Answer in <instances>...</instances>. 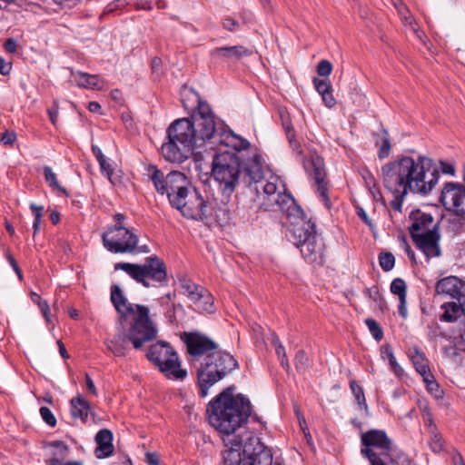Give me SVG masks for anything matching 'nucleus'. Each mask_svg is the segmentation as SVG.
Here are the masks:
<instances>
[{"label":"nucleus","instance_id":"57","mask_svg":"<svg viewBox=\"0 0 465 465\" xmlns=\"http://www.w3.org/2000/svg\"><path fill=\"white\" fill-rule=\"evenodd\" d=\"M440 170L443 173L454 175L455 167L452 163L440 161Z\"/></svg>","mask_w":465,"mask_h":465},{"label":"nucleus","instance_id":"22","mask_svg":"<svg viewBox=\"0 0 465 465\" xmlns=\"http://www.w3.org/2000/svg\"><path fill=\"white\" fill-rule=\"evenodd\" d=\"M279 116L290 147L297 154V156L302 157L303 154V151L302 149L301 143L296 139V133L292 125L290 114L286 109L280 108Z\"/></svg>","mask_w":465,"mask_h":465},{"label":"nucleus","instance_id":"62","mask_svg":"<svg viewBox=\"0 0 465 465\" xmlns=\"http://www.w3.org/2000/svg\"><path fill=\"white\" fill-rule=\"evenodd\" d=\"M85 383H86V388H87L88 391L91 394H93L94 396H97V391H96L95 385H94L92 378L89 376V374H85Z\"/></svg>","mask_w":465,"mask_h":465},{"label":"nucleus","instance_id":"10","mask_svg":"<svg viewBox=\"0 0 465 465\" xmlns=\"http://www.w3.org/2000/svg\"><path fill=\"white\" fill-rule=\"evenodd\" d=\"M134 321L127 331V337L134 348L141 349L145 342L154 340L157 328L149 315V309L144 305H135Z\"/></svg>","mask_w":465,"mask_h":465},{"label":"nucleus","instance_id":"5","mask_svg":"<svg viewBox=\"0 0 465 465\" xmlns=\"http://www.w3.org/2000/svg\"><path fill=\"white\" fill-rule=\"evenodd\" d=\"M239 367L236 359L225 351H219L203 358L197 369L199 396L204 398L209 389Z\"/></svg>","mask_w":465,"mask_h":465},{"label":"nucleus","instance_id":"52","mask_svg":"<svg viewBox=\"0 0 465 465\" xmlns=\"http://www.w3.org/2000/svg\"><path fill=\"white\" fill-rule=\"evenodd\" d=\"M100 165L101 172L104 173L109 179L114 173V169L111 164L108 163L107 159L104 158L98 162Z\"/></svg>","mask_w":465,"mask_h":465},{"label":"nucleus","instance_id":"41","mask_svg":"<svg viewBox=\"0 0 465 465\" xmlns=\"http://www.w3.org/2000/svg\"><path fill=\"white\" fill-rule=\"evenodd\" d=\"M364 294L371 299L374 302H376L380 307L382 306L384 302V299L381 294L377 286H372L371 288H366L364 290Z\"/></svg>","mask_w":465,"mask_h":465},{"label":"nucleus","instance_id":"45","mask_svg":"<svg viewBox=\"0 0 465 465\" xmlns=\"http://www.w3.org/2000/svg\"><path fill=\"white\" fill-rule=\"evenodd\" d=\"M422 419H423L424 425L426 426L428 431L438 428L434 422L433 415H432L430 408L426 407L423 409Z\"/></svg>","mask_w":465,"mask_h":465},{"label":"nucleus","instance_id":"15","mask_svg":"<svg viewBox=\"0 0 465 465\" xmlns=\"http://www.w3.org/2000/svg\"><path fill=\"white\" fill-rule=\"evenodd\" d=\"M439 227V223H436L431 230L423 232L422 234H414L411 237L415 246L420 250L428 259L440 257L441 255Z\"/></svg>","mask_w":465,"mask_h":465},{"label":"nucleus","instance_id":"33","mask_svg":"<svg viewBox=\"0 0 465 465\" xmlns=\"http://www.w3.org/2000/svg\"><path fill=\"white\" fill-rule=\"evenodd\" d=\"M350 388L358 405L367 411L368 405L366 403L363 388L354 380L350 381Z\"/></svg>","mask_w":465,"mask_h":465},{"label":"nucleus","instance_id":"2","mask_svg":"<svg viewBox=\"0 0 465 465\" xmlns=\"http://www.w3.org/2000/svg\"><path fill=\"white\" fill-rule=\"evenodd\" d=\"M148 171L156 192L166 194L170 205L184 218L203 221L212 216L213 207L208 196L193 186L184 173L173 171L164 175L154 165H151Z\"/></svg>","mask_w":465,"mask_h":465},{"label":"nucleus","instance_id":"51","mask_svg":"<svg viewBox=\"0 0 465 465\" xmlns=\"http://www.w3.org/2000/svg\"><path fill=\"white\" fill-rule=\"evenodd\" d=\"M400 242L401 243V246L402 248L404 249V251L406 252L408 257L410 258V260L416 263V259H415V253L414 252L411 250L407 239L404 237V236H401L400 237Z\"/></svg>","mask_w":465,"mask_h":465},{"label":"nucleus","instance_id":"27","mask_svg":"<svg viewBox=\"0 0 465 465\" xmlns=\"http://www.w3.org/2000/svg\"><path fill=\"white\" fill-rule=\"evenodd\" d=\"M127 333H120L113 339L106 341L109 351H111L116 357H124L129 351Z\"/></svg>","mask_w":465,"mask_h":465},{"label":"nucleus","instance_id":"34","mask_svg":"<svg viewBox=\"0 0 465 465\" xmlns=\"http://www.w3.org/2000/svg\"><path fill=\"white\" fill-rule=\"evenodd\" d=\"M423 381L426 384L427 391L437 400L442 399L444 392L440 389L439 383L436 381L434 376L432 378L425 377Z\"/></svg>","mask_w":465,"mask_h":465},{"label":"nucleus","instance_id":"55","mask_svg":"<svg viewBox=\"0 0 465 465\" xmlns=\"http://www.w3.org/2000/svg\"><path fill=\"white\" fill-rule=\"evenodd\" d=\"M361 175L364 181L365 186H373L376 183V180L372 173L369 170H362Z\"/></svg>","mask_w":465,"mask_h":465},{"label":"nucleus","instance_id":"25","mask_svg":"<svg viewBox=\"0 0 465 465\" xmlns=\"http://www.w3.org/2000/svg\"><path fill=\"white\" fill-rule=\"evenodd\" d=\"M310 163L313 167L311 176L314 180V183L317 186L316 193L321 201L324 203L325 207L330 209L331 204L328 195V187L325 181V172L321 167L316 166L313 162H311Z\"/></svg>","mask_w":465,"mask_h":465},{"label":"nucleus","instance_id":"26","mask_svg":"<svg viewBox=\"0 0 465 465\" xmlns=\"http://www.w3.org/2000/svg\"><path fill=\"white\" fill-rule=\"evenodd\" d=\"M409 357L414 365L417 372L424 379L425 377L432 378V372L428 364V359L420 348L412 347L409 350Z\"/></svg>","mask_w":465,"mask_h":465},{"label":"nucleus","instance_id":"39","mask_svg":"<svg viewBox=\"0 0 465 465\" xmlns=\"http://www.w3.org/2000/svg\"><path fill=\"white\" fill-rule=\"evenodd\" d=\"M365 324L367 325L371 334L376 341H380L383 338V331L380 324L374 319H366Z\"/></svg>","mask_w":465,"mask_h":465},{"label":"nucleus","instance_id":"48","mask_svg":"<svg viewBox=\"0 0 465 465\" xmlns=\"http://www.w3.org/2000/svg\"><path fill=\"white\" fill-rule=\"evenodd\" d=\"M222 25L225 30L230 32H235L240 28V23L231 16L224 17Z\"/></svg>","mask_w":465,"mask_h":465},{"label":"nucleus","instance_id":"8","mask_svg":"<svg viewBox=\"0 0 465 465\" xmlns=\"http://www.w3.org/2000/svg\"><path fill=\"white\" fill-rule=\"evenodd\" d=\"M392 450L393 441L383 430L371 429L361 434V455L370 465H400Z\"/></svg>","mask_w":465,"mask_h":465},{"label":"nucleus","instance_id":"50","mask_svg":"<svg viewBox=\"0 0 465 465\" xmlns=\"http://www.w3.org/2000/svg\"><path fill=\"white\" fill-rule=\"evenodd\" d=\"M309 359L304 351L300 350L295 355L296 368H305L308 364Z\"/></svg>","mask_w":465,"mask_h":465},{"label":"nucleus","instance_id":"9","mask_svg":"<svg viewBox=\"0 0 465 465\" xmlns=\"http://www.w3.org/2000/svg\"><path fill=\"white\" fill-rule=\"evenodd\" d=\"M146 358L169 380L183 381L187 377V371L181 367V361L173 346L163 341L152 344Z\"/></svg>","mask_w":465,"mask_h":465},{"label":"nucleus","instance_id":"63","mask_svg":"<svg viewBox=\"0 0 465 465\" xmlns=\"http://www.w3.org/2000/svg\"><path fill=\"white\" fill-rule=\"evenodd\" d=\"M395 194H396L395 199L393 201H391V205L394 211L400 212L401 210L402 200H403L404 196L401 197L399 193H395Z\"/></svg>","mask_w":465,"mask_h":465},{"label":"nucleus","instance_id":"64","mask_svg":"<svg viewBox=\"0 0 465 465\" xmlns=\"http://www.w3.org/2000/svg\"><path fill=\"white\" fill-rule=\"evenodd\" d=\"M129 4V0H114L110 5V10L113 11L114 9H120L124 7Z\"/></svg>","mask_w":465,"mask_h":465},{"label":"nucleus","instance_id":"17","mask_svg":"<svg viewBox=\"0 0 465 465\" xmlns=\"http://www.w3.org/2000/svg\"><path fill=\"white\" fill-rule=\"evenodd\" d=\"M464 283L456 276L445 277L437 282L435 291L438 294H446L453 299L461 301L465 297L463 293Z\"/></svg>","mask_w":465,"mask_h":465},{"label":"nucleus","instance_id":"28","mask_svg":"<svg viewBox=\"0 0 465 465\" xmlns=\"http://www.w3.org/2000/svg\"><path fill=\"white\" fill-rule=\"evenodd\" d=\"M181 293L186 296L192 302L202 294L203 286L195 283L191 279L183 278L179 281Z\"/></svg>","mask_w":465,"mask_h":465},{"label":"nucleus","instance_id":"1","mask_svg":"<svg viewBox=\"0 0 465 465\" xmlns=\"http://www.w3.org/2000/svg\"><path fill=\"white\" fill-rule=\"evenodd\" d=\"M197 100V108L191 117L177 119L168 127V142L161 148L164 159L182 163L194 153L214 151L223 144L235 152L213 155L212 174L222 193L230 197L241 181L246 185L260 182L263 178V165L256 148L232 131L218 128L210 105L199 97Z\"/></svg>","mask_w":465,"mask_h":465},{"label":"nucleus","instance_id":"7","mask_svg":"<svg viewBox=\"0 0 465 465\" xmlns=\"http://www.w3.org/2000/svg\"><path fill=\"white\" fill-rule=\"evenodd\" d=\"M289 240L301 251L303 259L311 264L322 266L325 262L324 243L318 235L315 223L310 219L289 228Z\"/></svg>","mask_w":465,"mask_h":465},{"label":"nucleus","instance_id":"20","mask_svg":"<svg viewBox=\"0 0 465 465\" xmlns=\"http://www.w3.org/2000/svg\"><path fill=\"white\" fill-rule=\"evenodd\" d=\"M410 219L412 221V223L409 227V232L411 237L414 234L419 235L422 234L423 232H427L431 230L434 219L431 214L422 213L420 210L412 211L410 214Z\"/></svg>","mask_w":465,"mask_h":465},{"label":"nucleus","instance_id":"6","mask_svg":"<svg viewBox=\"0 0 465 465\" xmlns=\"http://www.w3.org/2000/svg\"><path fill=\"white\" fill-rule=\"evenodd\" d=\"M114 270L125 272L136 282L145 288H158L168 284L167 266L157 255L144 258L143 263L117 262Z\"/></svg>","mask_w":465,"mask_h":465},{"label":"nucleus","instance_id":"58","mask_svg":"<svg viewBox=\"0 0 465 465\" xmlns=\"http://www.w3.org/2000/svg\"><path fill=\"white\" fill-rule=\"evenodd\" d=\"M12 69V63L5 62V59L0 56V74L2 75H8Z\"/></svg>","mask_w":465,"mask_h":465},{"label":"nucleus","instance_id":"49","mask_svg":"<svg viewBox=\"0 0 465 465\" xmlns=\"http://www.w3.org/2000/svg\"><path fill=\"white\" fill-rule=\"evenodd\" d=\"M16 140V134L14 131H5L1 134L0 142L4 145L12 146Z\"/></svg>","mask_w":465,"mask_h":465},{"label":"nucleus","instance_id":"56","mask_svg":"<svg viewBox=\"0 0 465 465\" xmlns=\"http://www.w3.org/2000/svg\"><path fill=\"white\" fill-rule=\"evenodd\" d=\"M174 297H175V293L174 292H169L166 295L161 297L159 299V302H160L161 305H164V302H167V307L169 309H173L174 308V303L173 302V300Z\"/></svg>","mask_w":465,"mask_h":465},{"label":"nucleus","instance_id":"14","mask_svg":"<svg viewBox=\"0 0 465 465\" xmlns=\"http://www.w3.org/2000/svg\"><path fill=\"white\" fill-rule=\"evenodd\" d=\"M242 455L243 465H272L271 450L249 432L245 434Z\"/></svg>","mask_w":465,"mask_h":465},{"label":"nucleus","instance_id":"37","mask_svg":"<svg viewBox=\"0 0 465 465\" xmlns=\"http://www.w3.org/2000/svg\"><path fill=\"white\" fill-rule=\"evenodd\" d=\"M379 263L384 272H390L394 267L395 257L391 252H382L379 255Z\"/></svg>","mask_w":465,"mask_h":465},{"label":"nucleus","instance_id":"12","mask_svg":"<svg viewBox=\"0 0 465 465\" xmlns=\"http://www.w3.org/2000/svg\"><path fill=\"white\" fill-rule=\"evenodd\" d=\"M102 239L104 248L113 253L134 252L138 245V236L122 225L111 227Z\"/></svg>","mask_w":465,"mask_h":465},{"label":"nucleus","instance_id":"42","mask_svg":"<svg viewBox=\"0 0 465 465\" xmlns=\"http://www.w3.org/2000/svg\"><path fill=\"white\" fill-rule=\"evenodd\" d=\"M313 84L316 91L322 94L326 93L327 91H332V86L330 81L326 79H319L317 77L313 78Z\"/></svg>","mask_w":465,"mask_h":465},{"label":"nucleus","instance_id":"47","mask_svg":"<svg viewBox=\"0 0 465 465\" xmlns=\"http://www.w3.org/2000/svg\"><path fill=\"white\" fill-rule=\"evenodd\" d=\"M356 213L361 218V220L370 228V230L372 232H375L376 226H375L374 223H372L371 220L369 218V216H368L367 213L365 212V210L362 207H361V206H357L356 207Z\"/></svg>","mask_w":465,"mask_h":465},{"label":"nucleus","instance_id":"19","mask_svg":"<svg viewBox=\"0 0 465 465\" xmlns=\"http://www.w3.org/2000/svg\"><path fill=\"white\" fill-rule=\"evenodd\" d=\"M245 435H233L230 440V448L223 452V465H241L243 463L241 449L243 450Z\"/></svg>","mask_w":465,"mask_h":465},{"label":"nucleus","instance_id":"43","mask_svg":"<svg viewBox=\"0 0 465 465\" xmlns=\"http://www.w3.org/2000/svg\"><path fill=\"white\" fill-rule=\"evenodd\" d=\"M39 411L43 420L46 424L51 427H54L56 425V419L49 408L43 406L40 408Z\"/></svg>","mask_w":465,"mask_h":465},{"label":"nucleus","instance_id":"23","mask_svg":"<svg viewBox=\"0 0 465 465\" xmlns=\"http://www.w3.org/2000/svg\"><path fill=\"white\" fill-rule=\"evenodd\" d=\"M67 69L69 70V68ZM70 73L71 75L69 81L79 87L101 90L104 86V81L96 74L74 72L71 69Z\"/></svg>","mask_w":465,"mask_h":465},{"label":"nucleus","instance_id":"30","mask_svg":"<svg viewBox=\"0 0 465 465\" xmlns=\"http://www.w3.org/2000/svg\"><path fill=\"white\" fill-rule=\"evenodd\" d=\"M71 403L73 415L74 417H79L82 420H85L90 410L88 402L83 399L76 398L73 399Z\"/></svg>","mask_w":465,"mask_h":465},{"label":"nucleus","instance_id":"16","mask_svg":"<svg viewBox=\"0 0 465 465\" xmlns=\"http://www.w3.org/2000/svg\"><path fill=\"white\" fill-rule=\"evenodd\" d=\"M272 203H274L280 211L285 213L291 227L298 226L300 222L302 223L303 221H307L302 209L290 193H279Z\"/></svg>","mask_w":465,"mask_h":465},{"label":"nucleus","instance_id":"35","mask_svg":"<svg viewBox=\"0 0 465 465\" xmlns=\"http://www.w3.org/2000/svg\"><path fill=\"white\" fill-rule=\"evenodd\" d=\"M391 293L398 296L399 299L407 297V285L401 278H395L391 283Z\"/></svg>","mask_w":465,"mask_h":465},{"label":"nucleus","instance_id":"46","mask_svg":"<svg viewBox=\"0 0 465 465\" xmlns=\"http://www.w3.org/2000/svg\"><path fill=\"white\" fill-rule=\"evenodd\" d=\"M45 182L53 188H58V183L56 180V174L53 172L49 166H45L43 170Z\"/></svg>","mask_w":465,"mask_h":465},{"label":"nucleus","instance_id":"61","mask_svg":"<svg viewBox=\"0 0 465 465\" xmlns=\"http://www.w3.org/2000/svg\"><path fill=\"white\" fill-rule=\"evenodd\" d=\"M145 461L148 465H159V457L155 452H146Z\"/></svg>","mask_w":465,"mask_h":465},{"label":"nucleus","instance_id":"29","mask_svg":"<svg viewBox=\"0 0 465 465\" xmlns=\"http://www.w3.org/2000/svg\"><path fill=\"white\" fill-rule=\"evenodd\" d=\"M202 294L199 298H196L193 302L195 306V310L201 312L213 313L215 312V307L213 303V297L212 293L204 288L202 291Z\"/></svg>","mask_w":465,"mask_h":465},{"label":"nucleus","instance_id":"21","mask_svg":"<svg viewBox=\"0 0 465 465\" xmlns=\"http://www.w3.org/2000/svg\"><path fill=\"white\" fill-rule=\"evenodd\" d=\"M113 439V433L108 429H102L96 433L94 440L97 447L94 454L97 459H105L113 455L114 451Z\"/></svg>","mask_w":465,"mask_h":465},{"label":"nucleus","instance_id":"44","mask_svg":"<svg viewBox=\"0 0 465 465\" xmlns=\"http://www.w3.org/2000/svg\"><path fill=\"white\" fill-rule=\"evenodd\" d=\"M332 72V64L328 60H321L317 65V73L320 76L328 77Z\"/></svg>","mask_w":465,"mask_h":465},{"label":"nucleus","instance_id":"53","mask_svg":"<svg viewBox=\"0 0 465 465\" xmlns=\"http://www.w3.org/2000/svg\"><path fill=\"white\" fill-rule=\"evenodd\" d=\"M4 48L7 53L15 54L17 52L18 44L15 38H8L4 44Z\"/></svg>","mask_w":465,"mask_h":465},{"label":"nucleus","instance_id":"60","mask_svg":"<svg viewBox=\"0 0 465 465\" xmlns=\"http://www.w3.org/2000/svg\"><path fill=\"white\" fill-rule=\"evenodd\" d=\"M398 312H399V314L403 319H406L408 317V311H407V306H406V298L399 299Z\"/></svg>","mask_w":465,"mask_h":465},{"label":"nucleus","instance_id":"24","mask_svg":"<svg viewBox=\"0 0 465 465\" xmlns=\"http://www.w3.org/2000/svg\"><path fill=\"white\" fill-rule=\"evenodd\" d=\"M111 302L114 304L117 312L120 313L122 316H125L128 313H135L136 304L129 303L127 302L126 297L124 295L123 291L116 284H113L111 286Z\"/></svg>","mask_w":465,"mask_h":465},{"label":"nucleus","instance_id":"38","mask_svg":"<svg viewBox=\"0 0 465 465\" xmlns=\"http://www.w3.org/2000/svg\"><path fill=\"white\" fill-rule=\"evenodd\" d=\"M277 177H272V180L268 181L263 187V193L268 196L269 202H272L280 193L277 186Z\"/></svg>","mask_w":465,"mask_h":465},{"label":"nucleus","instance_id":"4","mask_svg":"<svg viewBox=\"0 0 465 465\" xmlns=\"http://www.w3.org/2000/svg\"><path fill=\"white\" fill-rule=\"evenodd\" d=\"M234 386L224 389L208 404L206 412L213 427L231 435L246 423L252 415V404L243 394H234Z\"/></svg>","mask_w":465,"mask_h":465},{"label":"nucleus","instance_id":"13","mask_svg":"<svg viewBox=\"0 0 465 465\" xmlns=\"http://www.w3.org/2000/svg\"><path fill=\"white\" fill-rule=\"evenodd\" d=\"M180 339L185 344L188 354L194 361L221 351L218 343L198 331H183L180 334Z\"/></svg>","mask_w":465,"mask_h":465},{"label":"nucleus","instance_id":"31","mask_svg":"<svg viewBox=\"0 0 465 465\" xmlns=\"http://www.w3.org/2000/svg\"><path fill=\"white\" fill-rule=\"evenodd\" d=\"M430 434L429 445L435 453H440L444 450L445 441L438 428L428 431Z\"/></svg>","mask_w":465,"mask_h":465},{"label":"nucleus","instance_id":"3","mask_svg":"<svg viewBox=\"0 0 465 465\" xmlns=\"http://www.w3.org/2000/svg\"><path fill=\"white\" fill-rule=\"evenodd\" d=\"M381 173L385 188L401 197L409 192L426 195L440 178L439 170L433 167L432 160L421 155L417 160L403 156L391 162L381 168Z\"/></svg>","mask_w":465,"mask_h":465},{"label":"nucleus","instance_id":"40","mask_svg":"<svg viewBox=\"0 0 465 465\" xmlns=\"http://www.w3.org/2000/svg\"><path fill=\"white\" fill-rule=\"evenodd\" d=\"M30 210L32 211V213L35 216L34 223H33V229H34V233L35 234L40 229V223L42 221L44 207L38 206L35 203H31Z\"/></svg>","mask_w":465,"mask_h":465},{"label":"nucleus","instance_id":"11","mask_svg":"<svg viewBox=\"0 0 465 465\" xmlns=\"http://www.w3.org/2000/svg\"><path fill=\"white\" fill-rule=\"evenodd\" d=\"M443 313L441 322H453L458 331V336H454V345L445 348L448 357L455 359L460 351L465 352V309L456 302H445L441 305Z\"/></svg>","mask_w":465,"mask_h":465},{"label":"nucleus","instance_id":"54","mask_svg":"<svg viewBox=\"0 0 465 465\" xmlns=\"http://www.w3.org/2000/svg\"><path fill=\"white\" fill-rule=\"evenodd\" d=\"M321 96L322 98L324 104L328 108H332L336 104V100L332 95V91H327L326 93L322 94Z\"/></svg>","mask_w":465,"mask_h":465},{"label":"nucleus","instance_id":"18","mask_svg":"<svg viewBox=\"0 0 465 465\" xmlns=\"http://www.w3.org/2000/svg\"><path fill=\"white\" fill-rule=\"evenodd\" d=\"M252 54L251 49L242 45L217 47L211 51V56L213 59L223 62L237 61Z\"/></svg>","mask_w":465,"mask_h":465},{"label":"nucleus","instance_id":"32","mask_svg":"<svg viewBox=\"0 0 465 465\" xmlns=\"http://www.w3.org/2000/svg\"><path fill=\"white\" fill-rule=\"evenodd\" d=\"M381 133H382V137H381V141L376 142V145L379 147L378 157L380 159H384L389 156L391 148V140H390L388 131L383 129L381 131Z\"/></svg>","mask_w":465,"mask_h":465},{"label":"nucleus","instance_id":"36","mask_svg":"<svg viewBox=\"0 0 465 465\" xmlns=\"http://www.w3.org/2000/svg\"><path fill=\"white\" fill-rule=\"evenodd\" d=\"M31 300L34 302L38 304L44 318L45 319L46 322L49 324L51 322V318H50L51 312H50V308H49V305L47 304V302L45 301H43L41 296L39 294H37L36 292H31Z\"/></svg>","mask_w":465,"mask_h":465},{"label":"nucleus","instance_id":"59","mask_svg":"<svg viewBox=\"0 0 465 465\" xmlns=\"http://www.w3.org/2000/svg\"><path fill=\"white\" fill-rule=\"evenodd\" d=\"M373 200L378 202L382 199L381 190L377 183L373 184V186L367 187Z\"/></svg>","mask_w":465,"mask_h":465}]
</instances>
